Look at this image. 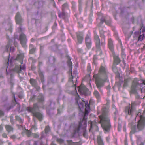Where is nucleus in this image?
<instances>
[{
  "mask_svg": "<svg viewBox=\"0 0 145 145\" xmlns=\"http://www.w3.org/2000/svg\"><path fill=\"white\" fill-rule=\"evenodd\" d=\"M109 106L107 105H104L102 108L100 115V124L104 130L108 132L110 127L109 115Z\"/></svg>",
  "mask_w": 145,
  "mask_h": 145,
  "instance_id": "obj_1",
  "label": "nucleus"
},
{
  "mask_svg": "<svg viewBox=\"0 0 145 145\" xmlns=\"http://www.w3.org/2000/svg\"><path fill=\"white\" fill-rule=\"evenodd\" d=\"M79 99V96H78L76 98V102H77L78 106L79 108L80 109L81 111H83L84 108V105H85V112L84 113L83 112V115L84 114V116L83 117V121L84 120H86L87 119V116L90 110V108L89 106V105L88 103V101H84L83 99H82V102L78 101V100Z\"/></svg>",
  "mask_w": 145,
  "mask_h": 145,
  "instance_id": "obj_2",
  "label": "nucleus"
},
{
  "mask_svg": "<svg viewBox=\"0 0 145 145\" xmlns=\"http://www.w3.org/2000/svg\"><path fill=\"white\" fill-rule=\"evenodd\" d=\"M139 118L140 120L138 123L137 125V129H136L135 126H133L131 128V131L130 133L131 134L134 133L135 132H137L138 129V130H141L143 129L145 126V117H144L143 115H141V113L139 112L137 114L136 118Z\"/></svg>",
  "mask_w": 145,
  "mask_h": 145,
  "instance_id": "obj_3",
  "label": "nucleus"
},
{
  "mask_svg": "<svg viewBox=\"0 0 145 145\" xmlns=\"http://www.w3.org/2000/svg\"><path fill=\"white\" fill-rule=\"evenodd\" d=\"M100 87L103 86L104 83L106 81L107 76L108 72L105 65L101 64L100 66Z\"/></svg>",
  "mask_w": 145,
  "mask_h": 145,
  "instance_id": "obj_4",
  "label": "nucleus"
},
{
  "mask_svg": "<svg viewBox=\"0 0 145 145\" xmlns=\"http://www.w3.org/2000/svg\"><path fill=\"white\" fill-rule=\"evenodd\" d=\"M38 105L37 104H34L33 107H27V110L29 112H31L33 116L36 117L40 120L42 119V115L40 113L37 112L38 109Z\"/></svg>",
  "mask_w": 145,
  "mask_h": 145,
  "instance_id": "obj_5",
  "label": "nucleus"
},
{
  "mask_svg": "<svg viewBox=\"0 0 145 145\" xmlns=\"http://www.w3.org/2000/svg\"><path fill=\"white\" fill-rule=\"evenodd\" d=\"M77 89H78V92L81 94L84 95L86 96L89 93V91L86 86L82 84L81 86L78 87Z\"/></svg>",
  "mask_w": 145,
  "mask_h": 145,
  "instance_id": "obj_6",
  "label": "nucleus"
},
{
  "mask_svg": "<svg viewBox=\"0 0 145 145\" xmlns=\"http://www.w3.org/2000/svg\"><path fill=\"white\" fill-rule=\"evenodd\" d=\"M135 110L133 103H132L131 106H127L125 109V112L126 114L132 115L135 112Z\"/></svg>",
  "mask_w": 145,
  "mask_h": 145,
  "instance_id": "obj_7",
  "label": "nucleus"
},
{
  "mask_svg": "<svg viewBox=\"0 0 145 145\" xmlns=\"http://www.w3.org/2000/svg\"><path fill=\"white\" fill-rule=\"evenodd\" d=\"M83 122V121L82 122H80L79 123V125L78 126L75 125L74 127V134H75L77 133H78L80 130V129L81 128H84V127H86V122L85 121L84 122V126L83 127H82V124Z\"/></svg>",
  "mask_w": 145,
  "mask_h": 145,
  "instance_id": "obj_8",
  "label": "nucleus"
},
{
  "mask_svg": "<svg viewBox=\"0 0 145 145\" xmlns=\"http://www.w3.org/2000/svg\"><path fill=\"white\" fill-rule=\"evenodd\" d=\"M20 40L22 46L25 48L26 44V37L24 34H21L20 36Z\"/></svg>",
  "mask_w": 145,
  "mask_h": 145,
  "instance_id": "obj_9",
  "label": "nucleus"
},
{
  "mask_svg": "<svg viewBox=\"0 0 145 145\" xmlns=\"http://www.w3.org/2000/svg\"><path fill=\"white\" fill-rule=\"evenodd\" d=\"M86 46L88 49L90 48L91 46V40L89 35H87L85 38Z\"/></svg>",
  "mask_w": 145,
  "mask_h": 145,
  "instance_id": "obj_10",
  "label": "nucleus"
},
{
  "mask_svg": "<svg viewBox=\"0 0 145 145\" xmlns=\"http://www.w3.org/2000/svg\"><path fill=\"white\" fill-rule=\"evenodd\" d=\"M25 67L24 65H20V67H16L15 68V70L18 73H20L23 70L25 71Z\"/></svg>",
  "mask_w": 145,
  "mask_h": 145,
  "instance_id": "obj_11",
  "label": "nucleus"
},
{
  "mask_svg": "<svg viewBox=\"0 0 145 145\" xmlns=\"http://www.w3.org/2000/svg\"><path fill=\"white\" fill-rule=\"evenodd\" d=\"M100 16H102L101 19L100 20V24L101 23H102L104 22H105V23L107 25H110L111 23V21L110 20L109 21H105V17L103 16V14L100 13Z\"/></svg>",
  "mask_w": 145,
  "mask_h": 145,
  "instance_id": "obj_12",
  "label": "nucleus"
},
{
  "mask_svg": "<svg viewBox=\"0 0 145 145\" xmlns=\"http://www.w3.org/2000/svg\"><path fill=\"white\" fill-rule=\"evenodd\" d=\"M139 84L137 82H133L132 86L131 88V93L134 94L136 93V87Z\"/></svg>",
  "mask_w": 145,
  "mask_h": 145,
  "instance_id": "obj_13",
  "label": "nucleus"
},
{
  "mask_svg": "<svg viewBox=\"0 0 145 145\" xmlns=\"http://www.w3.org/2000/svg\"><path fill=\"white\" fill-rule=\"evenodd\" d=\"M15 19L17 24H20L22 22V19L20 16V13H17L15 16Z\"/></svg>",
  "mask_w": 145,
  "mask_h": 145,
  "instance_id": "obj_14",
  "label": "nucleus"
},
{
  "mask_svg": "<svg viewBox=\"0 0 145 145\" xmlns=\"http://www.w3.org/2000/svg\"><path fill=\"white\" fill-rule=\"evenodd\" d=\"M94 38L96 41V48L98 49L100 48V40L99 36L97 34H95Z\"/></svg>",
  "mask_w": 145,
  "mask_h": 145,
  "instance_id": "obj_15",
  "label": "nucleus"
},
{
  "mask_svg": "<svg viewBox=\"0 0 145 145\" xmlns=\"http://www.w3.org/2000/svg\"><path fill=\"white\" fill-rule=\"evenodd\" d=\"M95 79L96 85L97 88L99 89L100 88V78L98 74L95 75L94 76Z\"/></svg>",
  "mask_w": 145,
  "mask_h": 145,
  "instance_id": "obj_16",
  "label": "nucleus"
},
{
  "mask_svg": "<svg viewBox=\"0 0 145 145\" xmlns=\"http://www.w3.org/2000/svg\"><path fill=\"white\" fill-rule=\"evenodd\" d=\"M108 44L109 49L113 53L114 52L113 44L112 41L110 38L108 39Z\"/></svg>",
  "mask_w": 145,
  "mask_h": 145,
  "instance_id": "obj_17",
  "label": "nucleus"
},
{
  "mask_svg": "<svg viewBox=\"0 0 145 145\" xmlns=\"http://www.w3.org/2000/svg\"><path fill=\"white\" fill-rule=\"evenodd\" d=\"M91 79V78L90 76V75L89 74H88L85 76L84 79V81H87L88 83V85L91 87V85L90 81Z\"/></svg>",
  "mask_w": 145,
  "mask_h": 145,
  "instance_id": "obj_18",
  "label": "nucleus"
},
{
  "mask_svg": "<svg viewBox=\"0 0 145 145\" xmlns=\"http://www.w3.org/2000/svg\"><path fill=\"white\" fill-rule=\"evenodd\" d=\"M30 83L33 86L36 88V89H39V87L37 86V82L35 80L31 78L30 79Z\"/></svg>",
  "mask_w": 145,
  "mask_h": 145,
  "instance_id": "obj_19",
  "label": "nucleus"
},
{
  "mask_svg": "<svg viewBox=\"0 0 145 145\" xmlns=\"http://www.w3.org/2000/svg\"><path fill=\"white\" fill-rule=\"evenodd\" d=\"M77 36L78 43L80 44L81 43L83 39L82 35L80 33H77Z\"/></svg>",
  "mask_w": 145,
  "mask_h": 145,
  "instance_id": "obj_20",
  "label": "nucleus"
},
{
  "mask_svg": "<svg viewBox=\"0 0 145 145\" xmlns=\"http://www.w3.org/2000/svg\"><path fill=\"white\" fill-rule=\"evenodd\" d=\"M24 57V55L23 53H20V54H18L17 57V59H19L21 60L22 62H23V59Z\"/></svg>",
  "mask_w": 145,
  "mask_h": 145,
  "instance_id": "obj_21",
  "label": "nucleus"
},
{
  "mask_svg": "<svg viewBox=\"0 0 145 145\" xmlns=\"http://www.w3.org/2000/svg\"><path fill=\"white\" fill-rule=\"evenodd\" d=\"M38 100L39 102L43 103L44 101V97L42 94H40L39 96Z\"/></svg>",
  "mask_w": 145,
  "mask_h": 145,
  "instance_id": "obj_22",
  "label": "nucleus"
},
{
  "mask_svg": "<svg viewBox=\"0 0 145 145\" xmlns=\"http://www.w3.org/2000/svg\"><path fill=\"white\" fill-rule=\"evenodd\" d=\"M114 58V62L116 64H118L120 63L121 61L118 56H115Z\"/></svg>",
  "mask_w": 145,
  "mask_h": 145,
  "instance_id": "obj_23",
  "label": "nucleus"
},
{
  "mask_svg": "<svg viewBox=\"0 0 145 145\" xmlns=\"http://www.w3.org/2000/svg\"><path fill=\"white\" fill-rule=\"evenodd\" d=\"M16 120L18 121L20 123L19 125L21 126L22 124V122L23 120L19 116H16Z\"/></svg>",
  "mask_w": 145,
  "mask_h": 145,
  "instance_id": "obj_24",
  "label": "nucleus"
},
{
  "mask_svg": "<svg viewBox=\"0 0 145 145\" xmlns=\"http://www.w3.org/2000/svg\"><path fill=\"white\" fill-rule=\"evenodd\" d=\"M8 27L6 28V30L7 31H9L10 33L12 31V24L11 23H9L8 25Z\"/></svg>",
  "mask_w": 145,
  "mask_h": 145,
  "instance_id": "obj_25",
  "label": "nucleus"
},
{
  "mask_svg": "<svg viewBox=\"0 0 145 145\" xmlns=\"http://www.w3.org/2000/svg\"><path fill=\"white\" fill-rule=\"evenodd\" d=\"M87 72L88 74H90L91 71V65L90 64L88 63V64L87 69Z\"/></svg>",
  "mask_w": 145,
  "mask_h": 145,
  "instance_id": "obj_26",
  "label": "nucleus"
},
{
  "mask_svg": "<svg viewBox=\"0 0 145 145\" xmlns=\"http://www.w3.org/2000/svg\"><path fill=\"white\" fill-rule=\"evenodd\" d=\"M95 96L97 98V100L99 101V92L96 90L94 91L93 93Z\"/></svg>",
  "mask_w": 145,
  "mask_h": 145,
  "instance_id": "obj_27",
  "label": "nucleus"
},
{
  "mask_svg": "<svg viewBox=\"0 0 145 145\" xmlns=\"http://www.w3.org/2000/svg\"><path fill=\"white\" fill-rule=\"evenodd\" d=\"M30 50L29 51V53L30 54H32L35 51V49L34 48L33 45L32 44H30L29 46Z\"/></svg>",
  "mask_w": 145,
  "mask_h": 145,
  "instance_id": "obj_28",
  "label": "nucleus"
},
{
  "mask_svg": "<svg viewBox=\"0 0 145 145\" xmlns=\"http://www.w3.org/2000/svg\"><path fill=\"white\" fill-rule=\"evenodd\" d=\"M5 128L7 131L8 132L12 131L13 130L11 126L9 125H6Z\"/></svg>",
  "mask_w": 145,
  "mask_h": 145,
  "instance_id": "obj_29",
  "label": "nucleus"
},
{
  "mask_svg": "<svg viewBox=\"0 0 145 145\" xmlns=\"http://www.w3.org/2000/svg\"><path fill=\"white\" fill-rule=\"evenodd\" d=\"M39 75L40 78V79L42 82H44V77L41 71H39Z\"/></svg>",
  "mask_w": 145,
  "mask_h": 145,
  "instance_id": "obj_30",
  "label": "nucleus"
},
{
  "mask_svg": "<svg viewBox=\"0 0 145 145\" xmlns=\"http://www.w3.org/2000/svg\"><path fill=\"white\" fill-rule=\"evenodd\" d=\"M70 73L71 74V77H70L69 78V81L70 82H72L73 83H74L73 80H72L73 79H74V76L73 75L74 74V73L75 74V75H76V72H74L73 74V75H72V71H71L70 72Z\"/></svg>",
  "mask_w": 145,
  "mask_h": 145,
  "instance_id": "obj_31",
  "label": "nucleus"
},
{
  "mask_svg": "<svg viewBox=\"0 0 145 145\" xmlns=\"http://www.w3.org/2000/svg\"><path fill=\"white\" fill-rule=\"evenodd\" d=\"M98 61L97 59V55H94L93 57V64H94L95 65H96L97 64V61Z\"/></svg>",
  "mask_w": 145,
  "mask_h": 145,
  "instance_id": "obj_32",
  "label": "nucleus"
},
{
  "mask_svg": "<svg viewBox=\"0 0 145 145\" xmlns=\"http://www.w3.org/2000/svg\"><path fill=\"white\" fill-rule=\"evenodd\" d=\"M100 37L101 38V45H103L105 41V36L103 35H100Z\"/></svg>",
  "mask_w": 145,
  "mask_h": 145,
  "instance_id": "obj_33",
  "label": "nucleus"
},
{
  "mask_svg": "<svg viewBox=\"0 0 145 145\" xmlns=\"http://www.w3.org/2000/svg\"><path fill=\"white\" fill-rule=\"evenodd\" d=\"M130 80L129 78H127L125 80L124 84L123 85L124 87H126L127 86L128 83L129 82Z\"/></svg>",
  "mask_w": 145,
  "mask_h": 145,
  "instance_id": "obj_34",
  "label": "nucleus"
},
{
  "mask_svg": "<svg viewBox=\"0 0 145 145\" xmlns=\"http://www.w3.org/2000/svg\"><path fill=\"white\" fill-rule=\"evenodd\" d=\"M67 63L68 65L70 67V70H71L72 69V63L71 61V59L70 58L67 61Z\"/></svg>",
  "mask_w": 145,
  "mask_h": 145,
  "instance_id": "obj_35",
  "label": "nucleus"
},
{
  "mask_svg": "<svg viewBox=\"0 0 145 145\" xmlns=\"http://www.w3.org/2000/svg\"><path fill=\"white\" fill-rule=\"evenodd\" d=\"M144 37V34H143L142 35H140L138 37V41H141L142 40Z\"/></svg>",
  "mask_w": 145,
  "mask_h": 145,
  "instance_id": "obj_36",
  "label": "nucleus"
},
{
  "mask_svg": "<svg viewBox=\"0 0 145 145\" xmlns=\"http://www.w3.org/2000/svg\"><path fill=\"white\" fill-rule=\"evenodd\" d=\"M11 41L9 40L8 42V44L5 47V50L6 51L8 52V49L10 46Z\"/></svg>",
  "mask_w": 145,
  "mask_h": 145,
  "instance_id": "obj_37",
  "label": "nucleus"
},
{
  "mask_svg": "<svg viewBox=\"0 0 145 145\" xmlns=\"http://www.w3.org/2000/svg\"><path fill=\"white\" fill-rule=\"evenodd\" d=\"M65 14L63 11V12L61 13H59L58 15L59 17L63 18H64L65 17Z\"/></svg>",
  "mask_w": 145,
  "mask_h": 145,
  "instance_id": "obj_38",
  "label": "nucleus"
},
{
  "mask_svg": "<svg viewBox=\"0 0 145 145\" xmlns=\"http://www.w3.org/2000/svg\"><path fill=\"white\" fill-rule=\"evenodd\" d=\"M112 69L113 71L116 73H118V71L116 68V66L115 65H113L112 67Z\"/></svg>",
  "mask_w": 145,
  "mask_h": 145,
  "instance_id": "obj_39",
  "label": "nucleus"
},
{
  "mask_svg": "<svg viewBox=\"0 0 145 145\" xmlns=\"http://www.w3.org/2000/svg\"><path fill=\"white\" fill-rule=\"evenodd\" d=\"M112 108L113 110L114 111V114H116L118 112L116 110V106L114 104H112Z\"/></svg>",
  "mask_w": 145,
  "mask_h": 145,
  "instance_id": "obj_40",
  "label": "nucleus"
},
{
  "mask_svg": "<svg viewBox=\"0 0 145 145\" xmlns=\"http://www.w3.org/2000/svg\"><path fill=\"white\" fill-rule=\"evenodd\" d=\"M50 129L49 127L48 126H47L46 127L45 130V132L46 134L48 133L50 131Z\"/></svg>",
  "mask_w": 145,
  "mask_h": 145,
  "instance_id": "obj_41",
  "label": "nucleus"
},
{
  "mask_svg": "<svg viewBox=\"0 0 145 145\" xmlns=\"http://www.w3.org/2000/svg\"><path fill=\"white\" fill-rule=\"evenodd\" d=\"M68 7V4L67 3H65L62 6V10L63 11H64V10L65 8H67Z\"/></svg>",
  "mask_w": 145,
  "mask_h": 145,
  "instance_id": "obj_42",
  "label": "nucleus"
},
{
  "mask_svg": "<svg viewBox=\"0 0 145 145\" xmlns=\"http://www.w3.org/2000/svg\"><path fill=\"white\" fill-rule=\"evenodd\" d=\"M39 7H38V8L41 7H42L44 4V2L42 1H41L39 2L38 3Z\"/></svg>",
  "mask_w": 145,
  "mask_h": 145,
  "instance_id": "obj_43",
  "label": "nucleus"
},
{
  "mask_svg": "<svg viewBox=\"0 0 145 145\" xmlns=\"http://www.w3.org/2000/svg\"><path fill=\"white\" fill-rule=\"evenodd\" d=\"M72 9H75L76 7V3L74 1H72Z\"/></svg>",
  "mask_w": 145,
  "mask_h": 145,
  "instance_id": "obj_44",
  "label": "nucleus"
},
{
  "mask_svg": "<svg viewBox=\"0 0 145 145\" xmlns=\"http://www.w3.org/2000/svg\"><path fill=\"white\" fill-rule=\"evenodd\" d=\"M26 134L28 137H30L31 135H32L31 132L30 131L27 130L26 131Z\"/></svg>",
  "mask_w": 145,
  "mask_h": 145,
  "instance_id": "obj_45",
  "label": "nucleus"
},
{
  "mask_svg": "<svg viewBox=\"0 0 145 145\" xmlns=\"http://www.w3.org/2000/svg\"><path fill=\"white\" fill-rule=\"evenodd\" d=\"M57 140L58 142L61 144L63 143L64 142L63 140L60 138L57 139Z\"/></svg>",
  "mask_w": 145,
  "mask_h": 145,
  "instance_id": "obj_46",
  "label": "nucleus"
},
{
  "mask_svg": "<svg viewBox=\"0 0 145 145\" xmlns=\"http://www.w3.org/2000/svg\"><path fill=\"white\" fill-rule=\"evenodd\" d=\"M135 37H138L140 35V32H135L134 33Z\"/></svg>",
  "mask_w": 145,
  "mask_h": 145,
  "instance_id": "obj_47",
  "label": "nucleus"
},
{
  "mask_svg": "<svg viewBox=\"0 0 145 145\" xmlns=\"http://www.w3.org/2000/svg\"><path fill=\"white\" fill-rule=\"evenodd\" d=\"M121 125L120 124H118V131H120L121 129Z\"/></svg>",
  "mask_w": 145,
  "mask_h": 145,
  "instance_id": "obj_48",
  "label": "nucleus"
},
{
  "mask_svg": "<svg viewBox=\"0 0 145 145\" xmlns=\"http://www.w3.org/2000/svg\"><path fill=\"white\" fill-rule=\"evenodd\" d=\"M83 135L85 137H87V133L86 130H84L83 131Z\"/></svg>",
  "mask_w": 145,
  "mask_h": 145,
  "instance_id": "obj_49",
  "label": "nucleus"
},
{
  "mask_svg": "<svg viewBox=\"0 0 145 145\" xmlns=\"http://www.w3.org/2000/svg\"><path fill=\"white\" fill-rule=\"evenodd\" d=\"M32 135L34 137L37 138L38 137L39 135L36 134H32Z\"/></svg>",
  "mask_w": 145,
  "mask_h": 145,
  "instance_id": "obj_50",
  "label": "nucleus"
},
{
  "mask_svg": "<svg viewBox=\"0 0 145 145\" xmlns=\"http://www.w3.org/2000/svg\"><path fill=\"white\" fill-rule=\"evenodd\" d=\"M79 11H80L82 10V7H81V4L80 3V2H79Z\"/></svg>",
  "mask_w": 145,
  "mask_h": 145,
  "instance_id": "obj_51",
  "label": "nucleus"
},
{
  "mask_svg": "<svg viewBox=\"0 0 145 145\" xmlns=\"http://www.w3.org/2000/svg\"><path fill=\"white\" fill-rule=\"evenodd\" d=\"M89 123L90 124V127L91 128H92L93 125V122L91 121H90L89 122Z\"/></svg>",
  "mask_w": 145,
  "mask_h": 145,
  "instance_id": "obj_52",
  "label": "nucleus"
},
{
  "mask_svg": "<svg viewBox=\"0 0 145 145\" xmlns=\"http://www.w3.org/2000/svg\"><path fill=\"white\" fill-rule=\"evenodd\" d=\"M14 47H11L10 48V52H13L14 51Z\"/></svg>",
  "mask_w": 145,
  "mask_h": 145,
  "instance_id": "obj_53",
  "label": "nucleus"
},
{
  "mask_svg": "<svg viewBox=\"0 0 145 145\" xmlns=\"http://www.w3.org/2000/svg\"><path fill=\"white\" fill-rule=\"evenodd\" d=\"M97 142L98 143V145H100V138L99 137H97Z\"/></svg>",
  "mask_w": 145,
  "mask_h": 145,
  "instance_id": "obj_54",
  "label": "nucleus"
},
{
  "mask_svg": "<svg viewBox=\"0 0 145 145\" xmlns=\"http://www.w3.org/2000/svg\"><path fill=\"white\" fill-rule=\"evenodd\" d=\"M100 145H104V142L102 140V139L100 138Z\"/></svg>",
  "mask_w": 145,
  "mask_h": 145,
  "instance_id": "obj_55",
  "label": "nucleus"
},
{
  "mask_svg": "<svg viewBox=\"0 0 145 145\" xmlns=\"http://www.w3.org/2000/svg\"><path fill=\"white\" fill-rule=\"evenodd\" d=\"M2 136L4 138H6L7 137V135L5 133H3L2 135Z\"/></svg>",
  "mask_w": 145,
  "mask_h": 145,
  "instance_id": "obj_56",
  "label": "nucleus"
},
{
  "mask_svg": "<svg viewBox=\"0 0 145 145\" xmlns=\"http://www.w3.org/2000/svg\"><path fill=\"white\" fill-rule=\"evenodd\" d=\"M4 115L3 112L1 111L0 110V116H3Z\"/></svg>",
  "mask_w": 145,
  "mask_h": 145,
  "instance_id": "obj_57",
  "label": "nucleus"
},
{
  "mask_svg": "<svg viewBox=\"0 0 145 145\" xmlns=\"http://www.w3.org/2000/svg\"><path fill=\"white\" fill-rule=\"evenodd\" d=\"M11 138H12V139H15L16 138V136L15 135H13L11 137H10Z\"/></svg>",
  "mask_w": 145,
  "mask_h": 145,
  "instance_id": "obj_58",
  "label": "nucleus"
},
{
  "mask_svg": "<svg viewBox=\"0 0 145 145\" xmlns=\"http://www.w3.org/2000/svg\"><path fill=\"white\" fill-rule=\"evenodd\" d=\"M33 144H34V145H37V141H34Z\"/></svg>",
  "mask_w": 145,
  "mask_h": 145,
  "instance_id": "obj_59",
  "label": "nucleus"
},
{
  "mask_svg": "<svg viewBox=\"0 0 145 145\" xmlns=\"http://www.w3.org/2000/svg\"><path fill=\"white\" fill-rule=\"evenodd\" d=\"M106 140L107 142H108L110 139V138L109 137H107L106 138Z\"/></svg>",
  "mask_w": 145,
  "mask_h": 145,
  "instance_id": "obj_60",
  "label": "nucleus"
},
{
  "mask_svg": "<svg viewBox=\"0 0 145 145\" xmlns=\"http://www.w3.org/2000/svg\"><path fill=\"white\" fill-rule=\"evenodd\" d=\"M3 129L2 126L1 125H0V131H1Z\"/></svg>",
  "mask_w": 145,
  "mask_h": 145,
  "instance_id": "obj_61",
  "label": "nucleus"
},
{
  "mask_svg": "<svg viewBox=\"0 0 145 145\" xmlns=\"http://www.w3.org/2000/svg\"><path fill=\"white\" fill-rule=\"evenodd\" d=\"M123 131H126V126L125 125H124L123 127Z\"/></svg>",
  "mask_w": 145,
  "mask_h": 145,
  "instance_id": "obj_62",
  "label": "nucleus"
},
{
  "mask_svg": "<svg viewBox=\"0 0 145 145\" xmlns=\"http://www.w3.org/2000/svg\"><path fill=\"white\" fill-rule=\"evenodd\" d=\"M135 97L136 98H139V96L137 94L136 95Z\"/></svg>",
  "mask_w": 145,
  "mask_h": 145,
  "instance_id": "obj_63",
  "label": "nucleus"
},
{
  "mask_svg": "<svg viewBox=\"0 0 145 145\" xmlns=\"http://www.w3.org/2000/svg\"><path fill=\"white\" fill-rule=\"evenodd\" d=\"M142 31L143 32H145V27L142 28Z\"/></svg>",
  "mask_w": 145,
  "mask_h": 145,
  "instance_id": "obj_64",
  "label": "nucleus"
}]
</instances>
